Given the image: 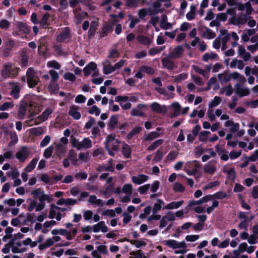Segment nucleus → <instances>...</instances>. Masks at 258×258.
<instances>
[{
    "label": "nucleus",
    "mask_w": 258,
    "mask_h": 258,
    "mask_svg": "<svg viewBox=\"0 0 258 258\" xmlns=\"http://www.w3.org/2000/svg\"><path fill=\"white\" fill-rule=\"evenodd\" d=\"M137 39L140 44L143 45H149L151 43V40L150 38L144 35L138 36Z\"/></svg>",
    "instance_id": "nucleus-25"
},
{
    "label": "nucleus",
    "mask_w": 258,
    "mask_h": 258,
    "mask_svg": "<svg viewBox=\"0 0 258 258\" xmlns=\"http://www.w3.org/2000/svg\"><path fill=\"white\" fill-rule=\"evenodd\" d=\"M44 192V189L42 188H38L33 190L31 194L33 195V198L35 199H38L39 196Z\"/></svg>",
    "instance_id": "nucleus-38"
},
{
    "label": "nucleus",
    "mask_w": 258,
    "mask_h": 258,
    "mask_svg": "<svg viewBox=\"0 0 258 258\" xmlns=\"http://www.w3.org/2000/svg\"><path fill=\"white\" fill-rule=\"evenodd\" d=\"M38 83V80L35 79V77L27 78V84L29 88H33L36 86Z\"/></svg>",
    "instance_id": "nucleus-41"
},
{
    "label": "nucleus",
    "mask_w": 258,
    "mask_h": 258,
    "mask_svg": "<svg viewBox=\"0 0 258 258\" xmlns=\"http://www.w3.org/2000/svg\"><path fill=\"white\" fill-rule=\"evenodd\" d=\"M191 164L192 166H194L195 167V168L192 169V173H189V172H187V173L189 175H194L196 173H197L198 169L201 167L200 162L197 160H194L191 163Z\"/></svg>",
    "instance_id": "nucleus-34"
},
{
    "label": "nucleus",
    "mask_w": 258,
    "mask_h": 258,
    "mask_svg": "<svg viewBox=\"0 0 258 258\" xmlns=\"http://www.w3.org/2000/svg\"><path fill=\"white\" fill-rule=\"evenodd\" d=\"M216 33L212 31L209 28H206L205 31L203 34V36L204 38H206L209 39H213L216 37Z\"/></svg>",
    "instance_id": "nucleus-31"
},
{
    "label": "nucleus",
    "mask_w": 258,
    "mask_h": 258,
    "mask_svg": "<svg viewBox=\"0 0 258 258\" xmlns=\"http://www.w3.org/2000/svg\"><path fill=\"white\" fill-rule=\"evenodd\" d=\"M9 84L13 85L12 87V90L10 93V95L12 96L15 99H18L20 97V88L19 86L17 83H15L13 82H10Z\"/></svg>",
    "instance_id": "nucleus-9"
},
{
    "label": "nucleus",
    "mask_w": 258,
    "mask_h": 258,
    "mask_svg": "<svg viewBox=\"0 0 258 258\" xmlns=\"http://www.w3.org/2000/svg\"><path fill=\"white\" fill-rule=\"evenodd\" d=\"M185 189L184 187L180 183L176 182L173 186V190L175 192H182Z\"/></svg>",
    "instance_id": "nucleus-51"
},
{
    "label": "nucleus",
    "mask_w": 258,
    "mask_h": 258,
    "mask_svg": "<svg viewBox=\"0 0 258 258\" xmlns=\"http://www.w3.org/2000/svg\"><path fill=\"white\" fill-rule=\"evenodd\" d=\"M118 122V115H112L110 118L108 125L111 130H114Z\"/></svg>",
    "instance_id": "nucleus-22"
},
{
    "label": "nucleus",
    "mask_w": 258,
    "mask_h": 258,
    "mask_svg": "<svg viewBox=\"0 0 258 258\" xmlns=\"http://www.w3.org/2000/svg\"><path fill=\"white\" fill-rule=\"evenodd\" d=\"M39 160V158H34L25 167V170L27 172H31L36 167L37 163Z\"/></svg>",
    "instance_id": "nucleus-21"
},
{
    "label": "nucleus",
    "mask_w": 258,
    "mask_h": 258,
    "mask_svg": "<svg viewBox=\"0 0 258 258\" xmlns=\"http://www.w3.org/2000/svg\"><path fill=\"white\" fill-rule=\"evenodd\" d=\"M121 153L125 158H131L132 149L127 144L124 142L122 144Z\"/></svg>",
    "instance_id": "nucleus-15"
},
{
    "label": "nucleus",
    "mask_w": 258,
    "mask_h": 258,
    "mask_svg": "<svg viewBox=\"0 0 258 258\" xmlns=\"http://www.w3.org/2000/svg\"><path fill=\"white\" fill-rule=\"evenodd\" d=\"M47 66L50 68L59 70L61 68L60 64L56 60H53L47 62Z\"/></svg>",
    "instance_id": "nucleus-47"
},
{
    "label": "nucleus",
    "mask_w": 258,
    "mask_h": 258,
    "mask_svg": "<svg viewBox=\"0 0 258 258\" xmlns=\"http://www.w3.org/2000/svg\"><path fill=\"white\" fill-rule=\"evenodd\" d=\"M94 24V22H92L88 32V37L89 40H91L94 37L96 30H97V25L95 26Z\"/></svg>",
    "instance_id": "nucleus-24"
},
{
    "label": "nucleus",
    "mask_w": 258,
    "mask_h": 258,
    "mask_svg": "<svg viewBox=\"0 0 258 258\" xmlns=\"http://www.w3.org/2000/svg\"><path fill=\"white\" fill-rule=\"evenodd\" d=\"M163 157V153L162 151L160 149H159L155 153V156L153 159V161L156 163H158L162 160Z\"/></svg>",
    "instance_id": "nucleus-43"
},
{
    "label": "nucleus",
    "mask_w": 258,
    "mask_h": 258,
    "mask_svg": "<svg viewBox=\"0 0 258 258\" xmlns=\"http://www.w3.org/2000/svg\"><path fill=\"white\" fill-rule=\"evenodd\" d=\"M49 17L50 14L48 13H46L43 15L41 20L40 22L39 21L41 28L45 29L48 28V26L50 25L48 21Z\"/></svg>",
    "instance_id": "nucleus-16"
},
{
    "label": "nucleus",
    "mask_w": 258,
    "mask_h": 258,
    "mask_svg": "<svg viewBox=\"0 0 258 258\" xmlns=\"http://www.w3.org/2000/svg\"><path fill=\"white\" fill-rule=\"evenodd\" d=\"M133 189V186L132 184L131 183H127L125 184L122 189V192L129 194L130 195H131Z\"/></svg>",
    "instance_id": "nucleus-45"
},
{
    "label": "nucleus",
    "mask_w": 258,
    "mask_h": 258,
    "mask_svg": "<svg viewBox=\"0 0 258 258\" xmlns=\"http://www.w3.org/2000/svg\"><path fill=\"white\" fill-rule=\"evenodd\" d=\"M115 71L114 66L109 64L103 66V73L105 75H108Z\"/></svg>",
    "instance_id": "nucleus-42"
},
{
    "label": "nucleus",
    "mask_w": 258,
    "mask_h": 258,
    "mask_svg": "<svg viewBox=\"0 0 258 258\" xmlns=\"http://www.w3.org/2000/svg\"><path fill=\"white\" fill-rule=\"evenodd\" d=\"M164 244L168 246L170 248L172 249H176L178 248H186V243L184 241H182L181 242H178L175 240L173 239H168L166 240H164L163 241Z\"/></svg>",
    "instance_id": "nucleus-2"
},
{
    "label": "nucleus",
    "mask_w": 258,
    "mask_h": 258,
    "mask_svg": "<svg viewBox=\"0 0 258 258\" xmlns=\"http://www.w3.org/2000/svg\"><path fill=\"white\" fill-rule=\"evenodd\" d=\"M211 134L210 132L207 131H202L199 135V140L201 142H207L208 136Z\"/></svg>",
    "instance_id": "nucleus-36"
},
{
    "label": "nucleus",
    "mask_w": 258,
    "mask_h": 258,
    "mask_svg": "<svg viewBox=\"0 0 258 258\" xmlns=\"http://www.w3.org/2000/svg\"><path fill=\"white\" fill-rule=\"evenodd\" d=\"M148 15V11L147 9L142 8L139 10L138 11V16L140 19L142 20H144L145 18Z\"/></svg>",
    "instance_id": "nucleus-53"
},
{
    "label": "nucleus",
    "mask_w": 258,
    "mask_h": 258,
    "mask_svg": "<svg viewBox=\"0 0 258 258\" xmlns=\"http://www.w3.org/2000/svg\"><path fill=\"white\" fill-rule=\"evenodd\" d=\"M83 148L88 149L92 147V142L89 138H84L82 141Z\"/></svg>",
    "instance_id": "nucleus-58"
},
{
    "label": "nucleus",
    "mask_w": 258,
    "mask_h": 258,
    "mask_svg": "<svg viewBox=\"0 0 258 258\" xmlns=\"http://www.w3.org/2000/svg\"><path fill=\"white\" fill-rule=\"evenodd\" d=\"M49 74L51 78V81L56 82L59 78L58 74L54 70H50L49 71Z\"/></svg>",
    "instance_id": "nucleus-48"
},
{
    "label": "nucleus",
    "mask_w": 258,
    "mask_h": 258,
    "mask_svg": "<svg viewBox=\"0 0 258 258\" xmlns=\"http://www.w3.org/2000/svg\"><path fill=\"white\" fill-rule=\"evenodd\" d=\"M164 108L162 106L157 102H153L150 105V107L152 110L154 112H156L158 113H165L167 111L166 108L165 106H163Z\"/></svg>",
    "instance_id": "nucleus-13"
},
{
    "label": "nucleus",
    "mask_w": 258,
    "mask_h": 258,
    "mask_svg": "<svg viewBox=\"0 0 258 258\" xmlns=\"http://www.w3.org/2000/svg\"><path fill=\"white\" fill-rule=\"evenodd\" d=\"M164 143L163 139H158L154 141L151 145L147 148L148 151H153L156 149L158 146L161 145Z\"/></svg>",
    "instance_id": "nucleus-29"
},
{
    "label": "nucleus",
    "mask_w": 258,
    "mask_h": 258,
    "mask_svg": "<svg viewBox=\"0 0 258 258\" xmlns=\"http://www.w3.org/2000/svg\"><path fill=\"white\" fill-rule=\"evenodd\" d=\"M114 184H108L105 187V190L103 191V195L105 198H108L114 192Z\"/></svg>",
    "instance_id": "nucleus-20"
},
{
    "label": "nucleus",
    "mask_w": 258,
    "mask_h": 258,
    "mask_svg": "<svg viewBox=\"0 0 258 258\" xmlns=\"http://www.w3.org/2000/svg\"><path fill=\"white\" fill-rule=\"evenodd\" d=\"M157 201L158 203H155L153 207V214H157L158 212L161 209V205L164 203V201L160 199H157Z\"/></svg>",
    "instance_id": "nucleus-28"
},
{
    "label": "nucleus",
    "mask_w": 258,
    "mask_h": 258,
    "mask_svg": "<svg viewBox=\"0 0 258 258\" xmlns=\"http://www.w3.org/2000/svg\"><path fill=\"white\" fill-rule=\"evenodd\" d=\"M222 99L220 97L215 96L209 104L210 108L215 107L218 106L221 102Z\"/></svg>",
    "instance_id": "nucleus-37"
},
{
    "label": "nucleus",
    "mask_w": 258,
    "mask_h": 258,
    "mask_svg": "<svg viewBox=\"0 0 258 258\" xmlns=\"http://www.w3.org/2000/svg\"><path fill=\"white\" fill-rule=\"evenodd\" d=\"M68 158L72 161V163L73 165H76L77 164L78 160L76 158V154L74 150L69 151Z\"/></svg>",
    "instance_id": "nucleus-32"
},
{
    "label": "nucleus",
    "mask_w": 258,
    "mask_h": 258,
    "mask_svg": "<svg viewBox=\"0 0 258 258\" xmlns=\"http://www.w3.org/2000/svg\"><path fill=\"white\" fill-rule=\"evenodd\" d=\"M50 140L51 138L49 136H46L40 142V146L41 147H44L46 146L50 142Z\"/></svg>",
    "instance_id": "nucleus-63"
},
{
    "label": "nucleus",
    "mask_w": 258,
    "mask_h": 258,
    "mask_svg": "<svg viewBox=\"0 0 258 258\" xmlns=\"http://www.w3.org/2000/svg\"><path fill=\"white\" fill-rule=\"evenodd\" d=\"M153 7L156 10L162 11V13L164 11V8H161L162 6L161 2L159 0H156L152 4Z\"/></svg>",
    "instance_id": "nucleus-62"
},
{
    "label": "nucleus",
    "mask_w": 258,
    "mask_h": 258,
    "mask_svg": "<svg viewBox=\"0 0 258 258\" xmlns=\"http://www.w3.org/2000/svg\"><path fill=\"white\" fill-rule=\"evenodd\" d=\"M43 129L41 126L33 127L31 129V134L36 136H40L43 133Z\"/></svg>",
    "instance_id": "nucleus-39"
},
{
    "label": "nucleus",
    "mask_w": 258,
    "mask_h": 258,
    "mask_svg": "<svg viewBox=\"0 0 258 258\" xmlns=\"http://www.w3.org/2000/svg\"><path fill=\"white\" fill-rule=\"evenodd\" d=\"M119 53L116 49H112L110 50L109 54L107 57L110 59H113L116 57H119Z\"/></svg>",
    "instance_id": "nucleus-52"
},
{
    "label": "nucleus",
    "mask_w": 258,
    "mask_h": 258,
    "mask_svg": "<svg viewBox=\"0 0 258 258\" xmlns=\"http://www.w3.org/2000/svg\"><path fill=\"white\" fill-rule=\"evenodd\" d=\"M27 214L26 219L23 223V225H25L26 222H30L31 223L35 222V219L34 218L35 216L34 213H27Z\"/></svg>",
    "instance_id": "nucleus-55"
},
{
    "label": "nucleus",
    "mask_w": 258,
    "mask_h": 258,
    "mask_svg": "<svg viewBox=\"0 0 258 258\" xmlns=\"http://www.w3.org/2000/svg\"><path fill=\"white\" fill-rule=\"evenodd\" d=\"M19 70V68L15 67L11 62H8L3 65L1 75L4 79L15 78L18 75Z\"/></svg>",
    "instance_id": "nucleus-1"
},
{
    "label": "nucleus",
    "mask_w": 258,
    "mask_h": 258,
    "mask_svg": "<svg viewBox=\"0 0 258 258\" xmlns=\"http://www.w3.org/2000/svg\"><path fill=\"white\" fill-rule=\"evenodd\" d=\"M89 113L93 114L94 113L96 116H98L100 113V109L96 105H93L90 109L88 110Z\"/></svg>",
    "instance_id": "nucleus-49"
},
{
    "label": "nucleus",
    "mask_w": 258,
    "mask_h": 258,
    "mask_svg": "<svg viewBox=\"0 0 258 258\" xmlns=\"http://www.w3.org/2000/svg\"><path fill=\"white\" fill-rule=\"evenodd\" d=\"M235 93L240 97L247 96L249 94L248 88H243V86L239 83L235 85Z\"/></svg>",
    "instance_id": "nucleus-6"
},
{
    "label": "nucleus",
    "mask_w": 258,
    "mask_h": 258,
    "mask_svg": "<svg viewBox=\"0 0 258 258\" xmlns=\"http://www.w3.org/2000/svg\"><path fill=\"white\" fill-rule=\"evenodd\" d=\"M11 142L9 143V147H12L16 144L18 142V136L15 132H10V133Z\"/></svg>",
    "instance_id": "nucleus-30"
},
{
    "label": "nucleus",
    "mask_w": 258,
    "mask_h": 258,
    "mask_svg": "<svg viewBox=\"0 0 258 258\" xmlns=\"http://www.w3.org/2000/svg\"><path fill=\"white\" fill-rule=\"evenodd\" d=\"M241 151H239L238 152L232 151H231L229 153V158L232 160L235 159H236V158H238V157H239L241 156Z\"/></svg>",
    "instance_id": "nucleus-64"
},
{
    "label": "nucleus",
    "mask_w": 258,
    "mask_h": 258,
    "mask_svg": "<svg viewBox=\"0 0 258 258\" xmlns=\"http://www.w3.org/2000/svg\"><path fill=\"white\" fill-rule=\"evenodd\" d=\"M29 155L28 148L26 146L22 147L20 150L16 154V158L18 159L20 162H24Z\"/></svg>",
    "instance_id": "nucleus-3"
},
{
    "label": "nucleus",
    "mask_w": 258,
    "mask_h": 258,
    "mask_svg": "<svg viewBox=\"0 0 258 258\" xmlns=\"http://www.w3.org/2000/svg\"><path fill=\"white\" fill-rule=\"evenodd\" d=\"M140 70L149 75H153L155 73L154 70L151 67L148 66H142L140 67Z\"/></svg>",
    "instance_id": "nucleus-35"
},
{
    "label": "nucleus",
    "mask_w": 258,
    "mask_h": 258,
    "mask_svg": "<svg viewBox=\"0 0 258 258\" xmlns=\"http://www.w3.org/2000/svg\"><path fill=\"white\" fill-rule=\"evenodd\" d=\"M227 177L231 180L233 181L235 179V171L234 168H231L227 171Z\"/></svg>",
    "instance_id": "nucleus-60"
},
{
    "label": "nucleus",
    "mask_w": 258,
    "mask_h": 258,
    "mask_svg": "<svg viewBox=\"0 0 258 258\" xmlns=\"http://www.w3.org/2000/svg\"><path fill=\"white\" fill-rule=\"evenodd\" d=\"M63 78L72 82H75L76 79V76L71 72L66 73L63 75Z\"/></svg>",
    "instance_id": "nucleus-44"
},
{
    "label": "nucleus",
    "mask_w": 258,
    "mask_h": 258,
    "mask_svg": "<svg viewBox=\"0 0 258 258\" xmlns=\"http://www.w3.org/2000/svg\"><path fill=\"white\" fill-rule=\"evenodd\" d=\"M116 22V20H112V23H107L102 29L100 37L103 38L106 36L109 32L112 31L113 29V25Z\"/></svg>",
    "instance_id": "nucleus-7"
},
{
    "label": "nucleus",
    "mask_w": 258,
    "mask_h": 258,
    "mask_svg": "<svg viewBox=\"0 0 258 258\" xmlns=\"http://www.w3.org/2000/svg\"><path fill=\"white\" fill-rule=\"evenodd\" d=\"M48 88L50 92H55L58 90V85L56 82L50 81Z\"/></svg>",
    "instance_id": "nucleus-56"
},
{
    "label": "nucleus",
    "mask_w": 258,
    "mask_h": 258,
    "mask_svg": "<svg viewBox=\"0 0 258 258\" xmlns=\"http://www.w3.org/2000/svg\"><path fill=\"white\" fill-rule=\"evenodd\" d=\"M93 231L94 232L97 233L101 231L103 233H105L108 231V228L106 226L105 222L103 221H99L98 223L93 226Z\"/></svg>",
    "instance_id": "nucleus-8"
},
{
    "label": "nucleus",
    "mask_w": 258,
    "mask_h": 258,
    "mask_svg": "<svg viewBox=\"0 0 258 258\" xmlns=\"http://www.w3.org/2000/svg\"><path fill=\"white\" fill-rule=\"evenodd\" d=\"M142 130V127L140 126L135 127L128 134L126 138L127 140H130L133 138L134 136L139 134Z\"/></svg>",
    "instance_id": "nucleus-26"
},
{
    "label": "nucleus",
    "mask_w": 258,
    "mask_h": 258,
    "mask_svg": "<svg viewBox=\"0 0 258 258\" xmlns=\"http://www.w3.org/2000/svg\"><path fill=\"white\" fill-rule=\"evenodd\" d=\"M123 216V223L124 224H128L132 219V216L126 212H124L122 214Z\"/></svg>",
    "instance_id": "nucleus-61"
},
{
    "label": "nucleus",
    "mask_w": 258,
    "mask_h": 258,
    "mask_svg": "<svg viewBox=\"0 0 258 258\" xmlns=\"http://www.w3.org/2000/svg\"><path fill=\"white\" fill-rule=\"evenodd\" d=\"M230 35L227 34L222 39V50H224L227 48V42L230 40Z\"/></svg>",
    "instance_id": "nucleus-50"
},
{
    "label": "nucleus",
    "mask_w": 258,
    "mask_h": 258,
    "mask_svg": "<svg viewBox=\"0 0 258 258\" xmlns=\"http://www.w3.org/2000/svg\"><path fill=\"white\" fill-rule=\"evenodd\" d=\"M184 201L183 200L178 202H172L163 208L164 209L171 210L173 209H177L182 205Z\"/></svg>",
    "instance_id": "nucleus-19"
},
{
    "label": "nucleus",
    "mask_w": 258,
    "mask_h": 258,
    "mask_svg": "<svg viewBox=\"0 0 258 258\" xmlns=\"http://www.w3.org/2000/svg\"><path fill=\"white\" fill-rule=\"evenodd\" d=\"M178 152L175 151H171L166 156V159L167 161H174L178 156Z\"/></svg>",
    "instance_id": "nucleus-46"
},
{
    "label": "nucleus",
    "mask_w": 258,
    "mask_h": 258,
    "mask_svg": "<svg viewBox=\"0 0 258 258\" xmlns=\"http://www.w3.org/2000/svg\"><path fill=\"white\" fill-rule=\"evenodd\" d=\"M16 25L18 30L22 32L23 34H28L30 33V28L25 23L19 21L17 22Z\"/></svg>",
    "instance_id": "nucleus-14"
},
{
    "label": "nucleus",
    "mask_w": 258,
    "mask_h": 258,
    "mask_svg": "<svg viewBox=\"0 0 258 258\" xmlns=\"http://www.w3.org/2000/svg\"><path fill=\"white\" fill-rule=\"evenodd\" d=\"M170 57H168V55L166 57L163 58L162 64L163 68L169 70H172L175 67V63L170 59Z\"/></svg>",
    "instance_id": "nucleus-11"
},
{
    "label": "nucleus",
    "mask_w": 258,
    "mask_h": 258,
    "mask_svg": "<svg viewBox=\"0 0 258 258\" xmlns=\"http://www.w3.org/2000/svg\"><path fill=\"white\" fill-rule=\"evenodd\" d=\"M160 133L153 131L147 135H145L143 139L145 141H149L156 139L160 137Z\"/></svg>",
    "instance_id": "nucleus-18"
},
{
    "label": "nucleus",
    "mask_w": 258,
    "mask_h": 258,
    "mask_svg": "<svg viewBox=\"0 0 258 258\" xmlns=\"http://www.w3.org/2000/svg\"><path fill=\"white\" fill-rule=\"evenodd\" d=\"M80 109V107L76 105H72L70 107V109L69 111V114L74 119L78 120L79 119L81 115L80 112L78 110Z\"/></svg>",
    "instance_id": "nucleus-10"
},
{
    "label": "nucleus",
    "mask_w": 258,
    "mask_h": 258,
    "mask_svg": "<svg viewBox=\"0 0 258 258\" xmlns=\"http://www.w3.org/2000/svg\"><path fill=\"white\" fill-rule=\"evenodd\" d=\"M148 106L145 104H139L137 105V108H133L132 109L131 115L133 116H145V113L141 111V109Z\"/></svg>",
    "instance_id": "nucleus-5"
},
{
    "label": "nucleus",
    "mask_w": 258,
    "mask_h": 258,
    "mask_svg": "<svg viewBox=\"0 0 258 258\" xmlns=\"http://www.w3.org/2000/svg\"><path fill=\"white\" fill-rule=\"evenodd\" d=\"M71 38V30L69 27H66L63 31L56 37V41L61 43L64 40Z\"/></svg>",
    "instance_id": "nucleus-4"
},
{
    "label": "nucleus",
    "mask_w": 258,
    "mask_h": 258,
    "mask_svg": "<svg viewBox=\"0 0 258 258\" xmlns=\"http://www.w3.org/2000/svg\"><path fill=\"white\" fill-rule=\"evenodd\" d=\"M214 199L222 200L224 199H228L229 196L225 192L219 191L215 192L213 195Z\"/></svg>",
    "instance_id": "nucleus-27"
},
{
    "label": "nucleus",
    "mask_w": 258,
    "mask_h": 258,
    "mask_svg": "<svg viewBox=\"0 0 258 258\" xmlns=\"http://www.w3.org/2000/svg\"><path fill=\"white\" fill-rule=\"evenodd\" d=\"M184 51L181 45H178L174 48V50L168 54V57L173 58L180 57Z\"/></svg>",
    "instance_id": "nucleus-12"
},
{
    "label": "nucleus",
    "mask_w": 258,
    "mask_h": 258,
    "mask_svg": "<svg viewBox=\"0 0 258 258\" xmlns=\"http://www.w3.org/2000/svg\"><path fill=\"white\" fill-rule=\"evenodd\" d=\"M52 112V110L50 108H47L39 116V119L42 121L44 122L46 121L49 115H50Z\"/></svg>",
    "instance_id": "nucleus-23"
},
{
    "label": "nucleus",
    "mask_w": 258,
    "mask_h": 258,
    "mask_svg": "<svg viewBox=\"0 0 258 258\" xmlns=\"http://www.w3.org/2000/svg\"><path fill=\"white\" fill-rule=\"evenodd\" d=\"M53 147L52 145L50 146L48 148H47L44 152L43 156L44 157L48 159L49 158L52 154L53 151Z\"/></svg>",
    "instance_id": "nucleus-40"
},
{
    "label": "nucleus",
    "mask_w": 258,
    "mask_h": 258,
    "mask_svg": "<svg viewBox=\"0 0 258 258\" xmlns=\"http://www.w3.org/2000/svg\"><path fill=\"white\" fill-rule=\"evenodd\" d=\"M204 172L210 175L213 174L216 171V167L213 164H206L204 166Z\"/></svg>",
    "instance_id": "nucleus-33"
},
{
    "label": "nucleus",
    "mask_w": 258,
    "mask_h": 258,
    "mask_svg": "<svg viewBox=\"0 0 258 258\" xmlns=\"http://www.w3.org/2000/svg\"><path fill=\"white\" fill-rule=\"evenodd\" d=\"M150 187V184H146L143 186H141L138 188V191L141 195H144Z\"/></svg>",
    "instance_id": "nucleus-59"
},
{
    "label": "nucleus",
    "mask_w": 258,
    "mask_h": 258,
    "mask_svg": "<svg viewBox=\"0 0 258 258\" xmlns=\"http://www.w3.org/2000/svg\"><path fill=\"white\" fill-rule=\"evenodd\" d=\"M172 24L167 22V17L166 15L163 14L161 17L160 27L164 30H168L171 27Z\"/></svg>",
    "instance_id": "nucleus-17"
},
{
    "label": "nucleus",
    "mask_w": 258,
    "mask_h": 258,
    "mask_svg": "<svg viewBox=\"0 0 258 258\" xmlns=\"http://www.w3.org/2000/svg\"><path fill=\"white\" fill-rule=\"evenodd\" d=\"M102 216H108L110 217H114L115 216V211L112 209H107L102 213Z\"/></svg>",
    "instance_id": "nucleus-57"
},
{
    "label": "nucleus",
    "mask_w": 258,
    "mask_h": 258,
    "mask_svg": "<svg viewBox=\"0 0 258 258\" xmlns=\"http://www.w3.org/2000/svg\"><path fill=\"white\" fill-rule=\"evenodd\" d=\"M14 106L13 102H6L0 106V109L2 111L8 110L10 108H12Z\"/></svg>",
    "instance_id": "nucleus-54"
}]
</instances>
